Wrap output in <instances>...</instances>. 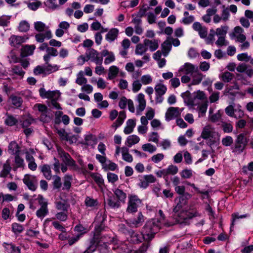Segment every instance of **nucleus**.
Returning a JSON list of instances; mask_svg holds the SVG:
<instances>
[{
	"label": "nucleus",
	"mask_w": 253,
	"mask_h": 253,
	"mask_svg": "<svg viewBox=\"0 0 253 253\" xmlns=\"http://www.w3.org/2000/svg\"><path fill=\"white\" fill-rule=\"evenodd\" d=\"M164 158V155L162 153H158L154 155L151 157V161L155 163H158L161 161Z\"/></svg>",
	"instance_id": "obj_64"
},
{
	"label": "nucleus",
	"mask_w": 253,
	"mask_h": 253,
	"mask_svg": "<svg viewBox=\"0 0 253 253\" xmlns=\"http://www.w3.org/2000/svg\"><path fill=\"white\" fill-rule=\"evenodd\" d=\"M97 238L93 237L89 240V245L83 253H93L95 252L98 245Z\"/></svg>",
	"instance_id": "obj_14"
},
{
	"label": "nucleus",
	"mask_w": 253,
	"mask_h": 253,
	"mask_svg": "<svg viewBox=\"0 0 253 253\" xmlns=\"http://www.w3.org/2000/svg\"><path fill=\"white\" fill-rule=\"evenodd\" d=\"M29 29L30 24L27 21L22 20L19 23L18 26L19 31L25 33L28 31Z\"/></svg>",
	"instance_id": "obj_33"
},
{
	"label": "nucleus",
	"mask_w": 253,
	"mask_h": 253,
	"mask_svg": "<svg viewBox=\"0 0 253 253\" xmlns=\"http://www.w3.org/2000/svg\"><path fill=\"white\" fill-rule=\"evenodd\" d=\"M156 94L163 95L167 91V87L162 84H158L156 85L155 87Z\"/></svg>",
	"instance_id": "obj_38"
},
{
	"label": "nucleus",
	"mask_w": 253,
	"mask_h": 253,
	"mask_svg": "<svg viewBox=\"0 0 253 253\" xmlns=\"http://www.w3.org/2000/svg\"><path fill=\"white\" fill-rule=\"evenodd\" d=\"M9 17L6 15H2L0 17V26L2 27L7 26L9 23Z\"/></svg>",
	"instance_id": "obj_60"
},
{
	"label": "nucleus",
	"mask_w": 253,
	"mask_h": 253,
	"mask_svg": "<svg viewBox=\"0 0 253 253\" xmlns=\"http://www.w3.org/2000/svg\"><path fill=\"white\" fill-rule=\"evenodd\" d=\"M36 46L32 45H26L21 49L20 56L22 57H25L33 54Z\"/></svg>",
	"instance_id": "obj_13"
},
{
	"label": "nucleus",
	"mask_w": 253,
	"mask_h": 253,
	"mask_svg": "<svg viewBox=\"0 0 253 253\" xmlns=\"http://www.w3.org/2000/svg\"><path fill=\"white\" fill-rule=\"evenodd\" d=\"M237 58L239 61L247 62L250 61L251 56H249L247 53H243L239 54L237 56Z\"/></svg>",
	"instance_id": "obj_56"
},
{
	"label": "nucleus",
	"mask_w": 253,
	"mask_h": 253,
	"mask_svg": "<svg viewBox=\"0 0 253 253\" xmlns=\"http://www.w3.org/2000/svg\"><path fill=\"white\" fill-rule=\"evenodd\" d=\"M140 138L136 135H131L127 137L126 141V144L128 147H131L132 145L139 142Z\"/></svg>",
	"instance_id": "obj_26"
},
{
	"label": "nucleus",
	"mask_w": 253,
	"mask_h": 253,
	"mask_svg": "<svg viewBox=\"0 0 253 253\" xmlns=\"http://www.w3.org/2000/svg\"><path fill=\"white\" fill-rule=\"evenodd\" d=\"M34 28L36 31L42 32L44 31L45 25L41 21L36 22L34 23Z\"/></svg>",
	"instance_id": "obj_55"
},
{
	"label": "nucleus",
	"mask_w": 253,
	"mask_h": 253,
	"mask_svg": "<svg viewBox=\"0 0 253 253\" xmlns=\"http://www.w3.org/2000/svg\"><path fill=\"white\" fill-rule=\"evenodd\" d=\"M48 213V210L47 208L42 207H41L36 211V215L41 219H43V217Z\"/></svg>",
	"instance_id": "obj_40"
},
{
	"label": "nucleus",
	"mask_w": 253,
	"mask_h": 253,
	"mask_svg": "<svg viewBox=\"0 0 253 253\" xmlns=\"http://www.w3.org/2000/svg\"><path fill=\"white\" fill-rule=\"evenodd\" d=\"M108 181L111 183H114L118 180V176L114 173L108 172L107 174Z\"/></svg>",
	"instance_id": "obj_57"
},
{
	"label": "nucleus",
	"mask_w": 253,
	"mask_h": 253,
	"mask_svg": "<svg viewBox=\"0 0 253 253\" xmlns=\"http://www.w3.org/2000/svg\"><path fill=\"white\" fill-rule=\"evenodd\" d=\"M221 126L224 133H231L233 129L232 124L231 123H228L225 121L221 122Z\"/></svg>",
	"instance_id": "obj_32"
},
{
	"label": "nucleus",
	"mask_w": 253,
	"mask_h": 253,
	"mask_svg": "<svg viewBox=\"0 0 253 253\" xmlns=\"http://www.w3.org/2000/svg\"><path fill=\"white\" fill-rule=\"evenodd\" d=\"M45 64L46 65L45 67V73L51 74L59 70V67L57 65H52L49 62L45 63Z\"/></svg>",
	"instance_id": "obj_44"
},
{
	"label": "nucleus",
	"mask_w": 253,
	"mask_h": 253,
	"mask_svg": "<svg viewBox=\"0 0 253 253\" xmlns=\"http://www.w3.org/2000/svg\"><path fill=\"white\" fill-rule=\"evenodd\" d=\"M11 167L9 160H7L3 164L2 170L0 172V177L5 178L9 173Z\"/></svg>",
	"instance_id": "obj_23"
},
{
	"label": "nucleus",
	"mask_w": 253,
	"mask_h": 253,
	"mask_svg": "<svg viewBox=\"0 0 253 253\" xmlns=\"http://www.w3.org/2000/svg\"><path fill=\"white\" fill-rule=\"evenodd\" d=\"M180 175L183 178H189L192 175V170L191 169H185L181 172Z\"/></svg>",
	"instance_id": "obj_63"
},
{
	"label": "nucleus",
	"mask_w": 253,
	"mask_h": 253,
	"mask_svg": "<svg viewBox=\"0 0 253 253\" xmlns=\"http://www.w3.org/2000/svg\"><path fill=\"white\" fill-rule=\"evenodd\" d=\"M142 204V201L135 195L128 196V206L126 211L129 213H134L137 211V209Z\"/></svg>",
	"instance_id": "obj_5"
},
{
	"label": "nucleus",
	"mask_w": 253,
	"mask_h": 253,
	"mask_svg": "<svg viewBox=\"0 0 253 253\" xmlns=\"http://www.w3.org/2000/svg\"><path fill=\"white\" fill-rule=\"evenodd\" d=\"M191 197V195L187 192H184L179 197V202L185 203L186 201Z\"/></svg>",
	"instance_id": "obj_62"
},
{
	"label": "nucleus",
	"mask_w": 253,
	"mask_h": 253,
	"mask_svg": "<svg viewBox=\"0 0 253 253\" xmlns=\"http://www.w3.org/2000/svg\"><path fill=\"white\" fill-rule=\"evenodd\" d=\"M72 180V176L66 174L64 177L63 186L62 189L63 190L69 191L71 187V181Z\"/></svg>",
	"instance_id": "obj_29"
},
{
	"label": "nucleus",
	"mask_w": 253,
	"mask_h": 253,
	"mask_svg": "<svg viewBox=\"0 0 253 253\" xmlns=\"http://www.w3.org/2000/svg\"><path fill=\"white\" fill-rule=\"evenodd\" d=\"M198 215L199 213L195 211H182L177 215H175L176 222L185 225H189L190 220Z\"/></svg>",
	"instance_id": "obj_4"
},
{
	"label": "nucleus",
	"mask_w": 253,
	"mask_h": 253,
	"mask_svg": "<svg viewBox=\"0 0 253 253\" xmlns=\"http://www.w3.org/2000/svg\"><path fill=\"white\" fill-rule=\"evenodd\" d=\"M18 122L17 120L13 116L7 115V118L5 120V123L8 126H13Z\"/></svg>",
	"instance_id": "obj_47"
},
{
	"label": "nucleus",
	"mask_w": 253,
	"mask_h": 253,
	"mask_svg": "<svg viewBox=\"0 0 253 253\" xmlns=\"http://www.w3.org/2000/svg\"><path fill=\"white\" fill-rule=\"evenodd\" d=\"M11 70L14 74L20 76L21 78L24 77L25 74V72L22 70V68L19 65L13 66Z\"/></svg>",
	"instance_id": "obj_36"
},
{
	"label": "nucleus",
	"mask_w": 253,
	"mask_h": 253,
	"mask_svg": "<svg viewBox=\"0 0 253 253\" xmlns=\"http://www.w3.org/2000/svg\"><path fill=\"white\" fill-rule=\"evenodd\" d=\"M81 235H76L75 236L68 238V244L71 246L77 243L81 238Z\"/></svg>",
	"instance_id": "obj_61"
},
{
	"label": "nucleus",
	"mask_w": 253,
	"mask_h": 253,
	"mask_svg": "<svg viewBox=\"0 0 253 253\" xmlns=\"http://www.w3.org/2000/svg\"><path fill=\"white\" fill-rule=\"evenodd\" d=\"M8 151L11 155L19 154V147L15 141L11 142L8 146Z\"/></svg>",
	"instance_id": "obj_27"
},
{
	"label": "nucleus",
	"mask_w": 253,
	"mask_h": 253,
	"mask_svg": "<svg viewBox=\"0 0 253 253\" xmlns=\"http://www.w3.org/2000/svg\"><path fill=\"white\" fill-rule=\"evenodd\" d=\"M142 148L143 151L149 152L150 153H153L156 151V147L151 144V143H146L142 146Z\"/></svg>",
	"instance_id": "obj_48"
},
{
	"label": "nucleus",
	"mask_w": 253,
	"mask_h": 253,
	"mask_svg": "<svg viewBox=\"0 0 253 253\" xmlns=\"http://www.w3.org/2000/svg\"><path fill=\"white\" fill-rule=\"evenodd\" d=\"M234 78V75L228 71L224 72L221 76L222 80L225 83H229L231 82Z\"/></svg>",
	"instance_id": "obj_35"
},
{
	"label": "nucleus",
	"mask_w": 253,
	"mask_h": 253,
	"mask_svg": "<svg viewBox=\"0 0 253 253\" xmlns=\"http://www.w3.org/2000/svg\"><path fill=\"white\" fill-rule=\"evenodd\" d=\"M136 125L135 120L133 119H128L126 122V126L125 127L124 132L126 134L131 133Z\"/></svg>",
	"instance_id": "obj_22"
},
{
	"label": "nucleus",
	"mask_w": 253,
	"mask_h": 253,
	"mask_svg": "<svg viewBox=\"0 0 253 253\" xmlns=\"http://www.w3.org/2000/svg\"><path fill=\"white\" fill-rule=\"evenodd\" d=\"M34 121V120L33 118L29 117L22 121H20L21 126L23 128L29 127L33 123Z\"/></svg>",
	"instance_id": "obj_52"
},
{
	"label": "nucleus",
	"mask_w": 253,
	"mask_h": 253,
	"mask_svg": "<svg viewBox=\"0 0 253 253\" xmlns=\"http://www.w3.org/2000/svg\"><path fill=\"white\" fill-rule=\"evenodd\" d=\"M221 143L223 146L226 147L231 146V147L233 144L234 141L231 136H226L222 139Z\"/></svg>",
	"instance_id": "obj_45"
},
{
	"label": "nucleus",
	"mask_w": 253,
	"mask_h": 253,
	"mask_svg": "<svg viewBox=\"0 0 253 253\" xmlns=\"http://www.w3.org/2000/svg\"><path fill=\"white\" fill-rule=\"evenodd\" d=\"M60 155L63 162L66 166L73 167L76 166L75 161L73 160L69 153L62 151L60 153Z\"/></svg>",
	"instance_id": "obj_11"
},
{
	"label": "nucleus",
	"mask_w": 253,
	"mask_h": 253,
	"mask_svg": "<svg viewBox=\"0 0 253 253\" xmlns=\"http://www.w3.org/2000/svg\"><path fill=\"white\" fill-rule=\"evenodd\" d=\"M234 89H239V86L236 83H234V84L232 85H227L226 87L225 91L227 93H229L232 95H233L234 93L232 92V90Z\"/></svg>",
	"instance_id": "obj_59"
},
{
	"label": "nucleus",
	"mask_w": 253,
	"mask_h": 253,
	"mask_svg": "<svg viewBox=\"0 0 253 253\" xmlns=\"http://www.w3.org/2000/svg\"><path fill=\"white\" fill-rule=\"evenodd\" d=\"M249 142V139L244 133L237 135L231 149L232 153L239 154L243 152Z\"/></svg>",
	"instance_id": "obj_2"
},
{
	"label": "nucleus",
	"mask_w": 253,
	"mask_h": 253,
	"mask_svg": "<svg viewBox=\"0 0 253 253\" xmlns=\"http://www.w3.org/2000/svg\"><path fill=\"white\" fill-rule=\"evenodd\" d=\"M159 220L153 219L147 221L142 230V233L144 236V241L150 242L155 237V235L160 228Z\"/></svg>",
	"instance_id": "obj_1"
},
{
	"label": "nucleus",
	"mask_w": 253,
	"mask_h": 253,
	"mask_svg": "<svg viewBox=\"0 0 253 253\" xmlns=\"http://www.w3.org/2000/svg\"><path fill=\"white\" fill-rule=\"evenodd\" d=\"M144 221V216L141 212H139L137 218L128 219L126 220V223L130 227L137 228L141 226Z\"/></svg>",
	"instance_id": "obj_8"
},
{
	"label": "nucleus",
	"mask_w": 253,
	"mask_h": 253,
	"mask_svg": "<svg viewBox=\"0 0 253 253\" xmlns=\"http://www.w3.org/2000/svg\"><path fill=\"white\" fill-rule=\"evenodd\" d=\"M69 205L66 203L58 202L56 203V208L58 210H62L63 211H67Z\"/></svg>",
	"instance_id": "obj_58"
},
{
	"label": "nucleus",
	"mask_w": 253,
	"mask_h": 253,
	"mask_svg": "<svg viewBox=\"0 0 253 253\" xmlns=\"http://www.w3.org/2000/svg\"><path fill=\"white\" fill-rule=\"evenodd\" d=\"M74 230L78 233L77 235H81V237H82V236L87 232L86 228L81 224L75 226Z\"/></svg>",
	"instance_id": "obj_46"
},
{
	"label": "nucleus",
	"mask_w": 253,
	"mask_h": 253,
	"mask_svg": "<svg viewBox=\"0 0 253 253\" xmlns=\"http://www.w3.org/2000/svg\"><path fill=\"white\" fill-rule=\"evenodd\" d=\"M130 240L134 244H138L142 242L143 240H144V236L142 232L141 234H139L133 230V233L130 236Z\"/></svg>",
	"instance_id": "obj_18"
},
{
	"label": "nucleus",
	"mask_w": 253,
	"mask_h": 253,
	"mask_svg": "<svg viewBox=\"0 0 253 253\" xmlns=\"http://www.w3.org/2000/svg\"><path fill=\"white\" fill-rule=\"evenodd\" d=\"M9 42L11 45L14 47L21 44L24 42V38L21 36L12 35L9 39Z\"/></svg>",
	"instance_id": "obj_20"
},
{
	"label": "nucleus",
	"mask_w": 253,
	"mask_h": 253,
	"mask_svg": "<svg viewBox=\"0 0 253 253\" xmlns=\"http://www.w3.org/2000/svg\"><path fill=\"white\" fill-rule=\"evenodd\" d=\"M53 179H54V180L53 181V188L55 189H60L62 186V182H61L60 177L58 175H54Z\"/></svg>",
	"instance_id": "obj_50"
},
{
	"label": "nucleus",
	"mask_w": 253,
	"mask_h": 253,
	"mask_svg": "<svg viewBox=\"0 0 253 253\" xmlns=\"http://www.w3.org/2000/svg\"><path fill=\"white\" fill-rule=\"evenodd\" d=\"M90 175L98 187L101 188L104 185V180L100 173L97 172L91 173Z\"/></svg>",
	"instance_id": "obj_21"
},
{
	"label": "nucleus",
	"mask_w": 253,
	"mask_h": 253,
	"mask_svg": "<svg viewBox=\"0 0 253 253\" xmlns=\"http://www.w3.org/2000/svg\"><path fill=\"white\" fill-rule=\"evenodd\" d=\"M172 47V44L170 41L166 40L162 44V52L165 56H167Z\"/></svg>",
	"instance_id": "obj_28"
},
{
	"label": "nucleus",
	"mask_w": 253,
	"mask_h": 253,
	"mask_svg": "<svg viewBox=\"0 0 253 253\" xmlns=\"http://www.w3.org/2000/svg\"><path fill=\"white\" fill-rule=\"evenodd\" d=\"M84 74L83 71H80L77 75V78L76 80V83L79 85H82L83 84H85L87 83V79L84 77Z\"/></svg>",
	"instance_id": "obj_41"
},
{
	"label": "nucleus",
	"mask_w": 253,
	"mask_h": 253,
	"mask_svg": "<svg viewBox=\"0 0 253 253\" xmlns=\"http://www.w3.org/2000/svg\"><path fill=\"white\" fill-rule=\"evenodd\" d=\"M167 176L169 174L175 175L178 172V169L177 166L172 165H169L166 169Z\"/></svg>",
	"instance_id": "obj_49"
},
{
	"label": "nucleus",
	"mask_w": 253,
	"mask_h": 253,
	"mask_svg": "<svg viewBox=\"0 0 253 253\" xmlns=\"http://www.w3.org/2000/svg\"><path fill=\"white\" fill-rule=\"evenodd\" d=\"M184 102L190 106H196L198 103L197 100H203L206 98L205 94L203 91L199 90L196 93L191 94L189 91H187L181 95Z\"/></svg>",
	"instance_id": "obj_3"
},
{
	"label": "nucleus",
	"mask_w": 253,
	"mask_h": 253,
	"mask_svg": "<svg viewBox=\"0 0 253 253\" xmlns=\"http://www.w3.org/2000/svg\"><path fill=\"white\" fill-rule=\"evenodd\" d=\"M11 228L14 234L21 233L24 230V227L22 225L16 222L12 224Z\"/></svg>",
	"instance_id": "obj_42"
},
{
	"label": "nucleus",
	"mask_w": 253,
	"mask_h": 253,
	"mask_svg": "<svg viewBox=\"0 0 253 253\" xmlns=\"http://www.w3.org/2000/svg\"><path fill=\"white\" fill-rule=\"evenodd\" d=\"M118 72L119 68L115 66H112L110 67L109 70L108 78L109 80H112L114 79L118 75Z\"/></svg>",
	"instance_id": "obj_34"
},
{
	"label": "nucleus",
	"mask_w": 253,
	"mask_h": 253,
	"mask_svg": "<svg viewBox=\"0 0 253 253\" xmlns=\"http://www.w3.org/2000/svg\"><path fill=\"white\" fill-rule=\"evenodd\" d=\"M114 193L118 200L120 201V203H125L126 198V193H125L122 190L119 189V188L116 189L114 190Z\"/></svg>",
	"instance_id": "obj_25"
},
{
	"label": "nucleus",
	"mask_w": 253,
	"mask_h": 253,
	"mask_svg": "<svg viewBox=\"0 0 253 253\" xmlns=\"http://www.w3.org/2000/svg\"><path fill=\"white\" fill-rule=\"evenodd\" d=\"M214 132L209 126H205L202 132L201 136L204 139H208L210 138V141L208 144L211 147V145L214 144L215 141L212 140L213 137Z\"/></svg>",
	"instance_id": "obj_9"
},
{
	"label": "nucleus",
	"mask_w": 253,
	"mask_h": 253,
	"mask_svg": "<svg viewBox=\"0 0 253 253\" xmlns=\"http://www.w3.org/2000/svg\"><path fill=\"white\" fill-rule=\"evenodd\" d=\"M107 203L109 207L113 209L118 208L120 207V201L113 196H111L107 199Z\"/></svg>",
	"instance_id": "obj_24"
},
{
	"label": "nucleus",
	"mask_w": 253,
	"mask_h": 253,
	"mask_svg": "<svg viewBox=\"0 0 253 253\" xmlns=\"http://www.w3.org/2000/svg\"><path fill=\"white\" fill-rule=\"evenodd\" d=\"M147 49L148 48L144 43H139L136 46L135 53L138 55H142L147 51Z\"/></svg>",
	"instance_id": "obj_43"
},
{
	"label": "nucleus",
	"mask_w": 253,
	"mask_h": 253,
	"mask_svg": "<svg viewBox=\"0 0 253 253\" xmlns=\"http://www.w3.org/2000/svg\"><path fill=\"white\" fill-rule=\"evenodd\" d=\"M41 172L42 173L44 177L47 180H50L52 177L51 168L49 165L44 164L39 167Z\"/></svg>",
	"instance_id": "obj_16"
},
{
	"label": "nucleus",
	"mask_w": 253,
	"mask_h": 253,
	"mask_svg": "<svg viewBox=\"0 0 253 253\" xmlns=\"http://www.w3.org/2000/svg\"><path fill=\"white\" fill-rule=\"evenodd\" d=\"M84 203L87 207H94L98 205V201L97 199H94L87 196L85 199Z\"/></svg>",
	"instance_id": "obj_39"
},
{
	"label": "nucleus",
	"mask_w": 253,
	"mask_h": 253,
	"mask_svg": "<svg viewBox=\"0 0 253 253\" xmlns=\"http://www.w3.org/2000/svg\"><path fill=\"white\" fill-rule=\"evenodd\" d=\"M179 115L178 108L169 107L166 113V120L167 121H169L177 117Z\"/></svg>",
	"instance_id": "obj_12"
},
{
	"label": "nucleus",
	"mask_w": 253,
	"mask_h": 253,
	"mask_svg": "<svg viewBox=\"0 0 253 253\" xmlns=\"http://www.w3.org/2000/svg\"><path fill=\"white\" fill-rule=\"evenodd\" d=\"M47 54L43 56V60L45 63L49 62L51 56H56L58 55L57 50L53 47H48L46 50Z\"/></svg>",
	"instance_id": "obj_17"
},
{
	"label": "nucleus",
	"mask_w": 253,
	"mask_h": 253,
	"mask_svg": "<svg viewBox=\"0 0 253 253\" xmlns=\"http://www.w3.org/2000/svg\"><path fill=\"white\" fill-rule=\"evenodd\" d=\"M86 58L88 60L91 59V61L97 65H101L103 61L102 57H100L99 52L93 48H90L88 52L86 53Z\"/></svg>",
	"instance_id": "obj_7"
},
{
	"label": "nucleus",
	"mask_w": 253,
	"mask_h": 253,
	"mask_svg": "<svg viewBox=\"0 0 253 253\" xmlns=\"http://www.w3.org/2000/svg\"><path fill=\"white\" fill-rule=\"evenodd\" d=\"M228 29V27L227 26H221V28L216 29V34L219 36H225Z\"/></svg>",
	"instance_id": "obj_53"
},
{
	"label": "nucleus",
	"mask_w": 253,
	"mask_h": 253,
	"mask_svg": "<svg viewBox=\"0 0 253 253\" xmlns=\"http://www.w3.org/2000/svg\"><path fill=\"white\" fill-rule=\"evenodd\" d=\"M98 250L100 253H109V249L106 243H103L98 245Z\"/></svg>",
	"instance_id": "obj_54"
},
{
	"label": "nucleus",
	"mask_w": 253,
	"mask_h": 253,
	"mask_svg": "<svg viewBox=\"0 0 253 253\" xmlns=\"http://www.w3.org/2000/svg\"><path fill=\"white\" fill-rule=\"evenodd\" d=\"M119 30L117 28L111 29L106 35V40L109 42H113L118 37Z\"/></svg>",
	"instance_id": "obj_19"
},
{
	"label": "nucleus",
	"mask_w": 253,
	"mask_h": 253,
	"mask_svg": "<svg viewBox=\"0 0 253 253\" xmlns=\"http://www.w3.org/2000/svg\"><path fill=\"white\" fill-rule=\"evenodd\" d=\"M203 75L198 71L192 75V81L191 85H197L199 84L203 80Z\"/></svg>",
	"instance_id": "obj_31"
},
{
	"label": "nucleus",
	"mask_w": 253,
	"mask_h": 253,
	"mask_svg": "<svg viewBox=\"0 0 253 253\" xmlns=\"http://www.w3.org/2000/svg\"><path fill=\"white\" fill-rule=\"evenodd\" d=\"M144 44L147 48L149 47L151 51H155L159 47V41L158 40H150L145 39L144 40Z\"/></svg>",
	"instance_id": "obj_15"
},
{
	"label": "nucleus",
	"mask_w": 253,
	"mask_h": 253,
	"mask_svg": "<svg viewBox=\"0 0 253 253\" xmlns=\"http://www.w3.org/2000/svg\"><path fill=\"white\" fill-rule=\"evenodd\" d=\"M179 71L183 72L185 75H192L194 73L198 71V68L190 63H185L180 68Z\"/></svg>",
	"instance_id": "obj_10"
},
{
	"label": "nucleus",
	"mask_w": 253,
	"mask_h": 253,
	"mask_svg": "<svg viewBox=\"0 0 253 253\" xmlns=\"http://www.w3.org/2000/svg\"><path fill=\"white\" fill-rule=\"evenodd\" d=\"M23 182L30 190L32 191L36 190L38 187V179L36 176L25 174L23 179Z\"/></svg>",
	"instance_id": "obj_6"
},
{
	"label": "nucleus",
	"mask_w": 253,
	"mask_h": 253,
	"mask_svg": "<svg viewBox=\"0 0 253 253\" xmlns=\"http://www.w3.org/2000/svg\"><path fill=\"white\" fill-rule=\"evenodd\" d=\"M10 99L11 101L12 104L16 108L20 107L23 102L22 98L20 96H17L14 95H11Z\"/></svg>",
	"instance_id": "obj_30"
},
{
	"label": "nucleus",
	"mask_w": 253,
	"mask_h": 253,
	"mask_svg": "<svg viewBox=\"0 0 253 253\" xmlns=\"http://www.w3.org/2000/svg\"><path fill=\"white\" fill-rule=\"evenodd\" d=\"M247 217V214H242L239 215L238 213H233L232 214V220H231V224L230 226V230L232 231V228H234V226L235 225V222L237 219L239 218H243Z\"/></svg>",
	"instance_id": "obj_37"
},
{
	"label": "nucleus",
	"mask_w": 253,
	"mask_h": 253,
	"mask_svg": "<svg viewBox=\"0 0 253 253\" xmlns=\"http://www.w3.org/2000/svg\"><path fill=\"white\" fill-rule=\"evenodd\" d=\"M59 96V91L48 90L46 93V96H45V98L51 99V100L58 99Z\"/></svg>",
	"instance_id": "obj_51"
}]
</instances>
